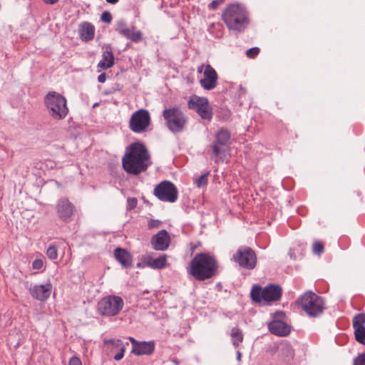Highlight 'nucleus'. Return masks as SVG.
<instances>
[{"instance_id":"1","label":"nucleus","mask_w":365,"mask_h":365,"mask_svg":"<svg viewBox=\"0 0 365 365\" xmlns=\"http://www.w3.org/2000/svg\"><path fill=\"white\" fill-rule=\"evenodd\" d=\"M124 170L130 174L138 175L151 164L150 154L140 143H134L126 148L122 159Z\"/></svg>"},{"instance_id":"2","label":"nucleus","mask_w":365,"mask_h":365,"mask_svg":"<svg viewBox=\"0 0 365 365\" xmlns=\"http://www.w3.org/2000/svg\"><path fill=\"white\" fill-rule=\"evenodd\" d=\"M222 19L230 30L242 31L249 24L248 13L241 4H230L223 11Z\"/></svg>"},{"instance_id":"3","label":"nucleus","mask_w":365,"mask_h":365,"mask_svg":"<svg viewBox=\"0 0 365 365\" xmlns=\"http://www.w3.org/2000/svg\"><path fill=\"white\" fill-rule=\"evenodd\" d=\"M217 268L215 259L206 253L196 255L190 264L189 273L198 280L212 277Z\"/></svg>"},{"instance_id":"4","label":"nucleus","mask_w":365,"mask_h":365,"mask_svg":"<svg viewBox=\"0 0 365 365\" xmlns=\"http://www.w3.org/2000/svg\"><path fill=\"white\" fill-rule=\"evenodd\" d=\"M44 103L48 114L54 120L64 119L68 113L67 101L61 94L51 91L44 98Z\"/></svg>"},{"instance_id":"5","label":"nucleus","mask_w":365,"mask_h":365,"mask_svg":"<svg viewBox=\"0 0 365 365\" xmlns=\"http://www.w3.org/2000/svg\"><path fill=\"white\" fill-rule=\"evenodd\" d=\"M250 295L254 302L262 306H267L280 299L282 289L279 286L274 284L267 285L264 288L259 286H254Z\"/></svg>"},{"instance_id":"6","label":"nucleus","mask_w":365,"mask_h":365,"mask_svg":"<svg viewBox=\"0 0 365 365\" xmlns=\"http://www.w3.org/2000/svg\"><path fill=\"white\" fill-rule=\"evenodd\" d=\"M124 305L121 297L115 295H109L103 297L98 303V311L103 316L112 317L117 315Z\"/></svg>"},{"instance_id":"7","label":"nucleus","mask_w":365,"mask_h":365,"mask_svg":"<svg viewBox=\"0 0 365 365\" xmlns=\"http://www.w3.org/2000/svg\"><path fill=\"white\" fill-rule=\"evenodd\" d=\"M163 117L166 120L168 128L173 133L181 132L187 122L185 114L176 107L165 109Z\"/></svg>"},{"instance_id":"8","label":"nucleus","mask_w":365,"mask_h":365,"mask_svg":"<svg viewBox=\"0 0 365 365\" xmlns=\"http://www.w3.org/2000/svg\"><path fill=\"white\" fill-rule=\"evenodd\" d=\"M300 304L306 313L311 317H317L322 313L324 301L313 292H308L302 296Z\"/></svg>"},{"instance_id":"9","label":"nucleus","mask_w":365,"mask_h":365,"mask_svg":"<svg viewBox=\"0 0 365 365\" xmlns=\"http://www.w3.org/2000/svg\"><path fill=\"white\" fill-rule=\"evenodd\" d=\"M190 109L195 111L201 118L210 120L212 118V107L208 100L205 97L192 96L187 102Z\"/></svg>"},{"instance_id":"10","label":"nucleus","mask_w":365,"mask_h":365,"mask_svg":"<svg viewBox=\"0 0 365 365\" xmlns=\"http://www.w3.org/2000/svg\"><path fill=\"white\" fill-rule=\"evenodd\" d=\"M230 135L225 129L220 130L215 136V141L212 145L213 159L215 162L222 161L226 148L230 143Z\"/></svg>"},{"instance_id":"11","label":"nucleus","mask_w":365,"mask_h":365,"mask_svg":"<svg viewBox=\"0 0 365 365\" xmlns=\"http://www.w3.org/2000/svg\"><path fill=\"white\" fill-rule=\"evenodd\" d=\"M150 124L149 112L145 109L135 111L129 121L130 129L136 133L145 132Z\"/></svg>"},{"instance_id":"12","label":"nucleus","mask_w":365,"mask_h":365,"mask_svg":"<svg viewBox=\"0 0 365 365\" xmlns=\"http://www.w3.org/2000/svg\"><path fill=\"white\" fill-rule=\"evenodd\" d=\"M155 195L160 200L174 202L178 198V190L173 183L163 181L154 189Z\"/></svg>"},{"instance_id":"13","label":"nucleus","mask_w":365,"mask_h":365,"mask_svg":"<svg viewBox=\"0 0 365 365\" xmlns=\"http://www.w3.org/2000/svg\"><path fill=\"white\" fill-rule=\"evenodd\" d=\"M241 267L253 269L256 264V256L254 251L249 247L240 248L233 257Z\"/></svg>"},{"instance_id":"14","label":"nucleus","mask_w":365,"mask_h":365,"mask_svg":"<svg viewBox=\"0 0 365 365\" xmlns=\"http://www.w3.org/2000/svg\"><path fill=\"white\" fill-rule=\"evenodd\" d=\"M198 72L203 73L204 77L200 81L203 88L211 90L215 88L217 81V74L210 65L200 66L198 68Z\"/></svg>"},{"instance_id":"15","label":"nucleus","mask_w":365,"mask_h":365,"mask_svg":"<svg viewBox=\"0 0 365 365\" xmlns=\"http://www.w3.org/2000/svg\"><path fill=\"white\" fill-rule=\"evenodd\" d=\"M128 339L132 345V353L136 356L151 355L155 350L154 341H139L132 336H129Z\"/></svg>"},{"instance_id":"16","label":"nucleus","mask_w":365,"mask_h":365,"mask_svg":"<svg viewBox=\"0 0 365 365\" xmlns=\"http://www.w3.org/2000/svg\"><path fill=\"white\" fill-rule=\"evenodd\" d=\"M74 210L73 205L66 198L60 199L56 204L58 216L65 222H68L71 220Z\"/></svg>"},{"instance_id":"17","label":"nucleus","mask_w":365,"mask_h":365,"mask_svg":"<svg viewBox=\"0 0 365 365\" xmlns=\"http://www.w3.org/2000/svg\"><path fill=\"white\" fill-rule=\"evenodd\" d=\"M170 237L165 230L159 231L150 240L153 248L157 251L166 250L170 245Z\"/></svg>"},{"instance_id":"18","label":"nucleus","mask_w":365,"mask_h":365,"mask_svg":"<svg viewBox=\"0 0 365 365\" xmlns=\"http://www.w3.org/2000/svg\"><path fill=\"white\" fill-rule=\"evenodd\" d=\"M31 295L39 301L46 300L51 295L52 284L48 282L45 284H35L30 288Z\"/></svg>"},{"instance_id":"19","label":"nucleus","mask_w":365,"mask_h":365,"mask_svg":"<svg viewBox=\"0 0 365 365\" xmlns=\"http://www.w3.org/2000/svg\"><path fill=\"white\" fill-rule=\"evenodd\" d=\"M143 264L153 269H162L168 267V257L165 254L160 255L158 257L154 258L148 255L143 258Z\"/></svg>"},{"instance_id":"20","label":"nucleus","mask_w":365,"mask_h":365,"mask_svg":"<svg viewBox=\"0 0 365 365\" xmlns=\"http://www.w3.org/2000/svg\"><path fill=\"white\" fill-rule=\"evenodd\" d=\"M268 327L272 334L281 336H287L291 331L290 327L280 320H273L269 324Z\"/></svg>"},{"instance_id":"21","label":"nucleus","mask_w":365,"mask_h":365,"mask_svg":"<svg viewBox=\"0 0 365 365\" xmlns=\"http://www.w3.org/2000/svg\"><path fill=\"white\" fill-rule=\"evenodd\" d=\"M114 64V56L110 50H106L103 52L102 59L98 63L99 71L106 70L111 68Z\"/></svg>"},{"instance_id":"22","label":"nucleus","mask_w":365,"mask_h":365,"mask_svg":"<svg viewBox=\"0 0 365 365\" xmlns=\"http://www.w3.org/2000/svg\"><path fill=\"white\" fill-rule=\"evenodd\" d=\"M116 259L125 267L131 265V257L130 254L123 249L116 248L114 252Z\"/></svg>"},{"instance_id":"23","label":"nucleus","mask_w":365,"mask_h":365,"mask_svg":"<svg viewBox=\"0 0 365 365\" xmlns=\"http://www.w3.org/2000/svg\"><path fill=\"white\" fill-rule=\"evenodd\" d=\"M95 34V27L88 22L82 24L80 34L81 38L83 41H90L93 38Z\"/></svg>"},{"instance_id":"24","label":"nucleus","mask_w":365,"mask_h":365,"mask_svg":"<svg viewBox=\"0 0 365 365\" xmlns=\"http://www.w3.org/2000/svg\"><path fill=\"white\" fill-rule=\"evenodd\" d=\"M123 32V36L132 41L139 42L142 40V33L140 31H135L133 26L128 27V29Z\"/></svg>"},{"instance_id":"25","label":"nucleus","mask_w":365,"mask_h":365,"mask_svg":"<svg viewBox=\"0 0 365 365\" xmlns=\"http://www.w3.org/2000/svg\"><path fill=\"white\" fill-rule=\"evenodd\" d=\"M365 314L360 313L355 315L353 318V327L354 331L360 332V330L365 331Z\"/></svg>"},{"instance_id":"26","label":"nucleus","mask_w":365,"mask_h":365,"mask_svg":"<svg viewBox=\"0 0 365 365\" xmlns=\"http://www.w3.org/2000/svg\"><path fill=\"white\" fill-rule=\"evenodd\" d=\"M230 336L232 344L235 347H237L240 343L243 341L242 332L237 327H233L231 329Z\"/></svg>"},{"instance_id":"27","label":"nucleus","mask_w":365,"mask_h":365,"mask_svg":"<svg viewBox=\"0 0 365 365\" xmlns=\"http://www.w3.org/2000/svg\"><path fill=\"white\" fill-rule=\"evenodd\" d=\"M118 343L120 344L121 346H125L122 340L118 339H106L104 341V344L107 345L108 349L110 352L120 351V346H118Z\"/></svg>"},{"instance_id":"28","label":"nucleus","mask_w":365,"mask_h":365,"mask_svg":"<svg viewBox=\"0 0 365 365\" xmlns=\"http://www.w3.org/2000/svg\"><path fill=\"white\" fill-rule=\"evenodd\" d=\"M46 255L49 259H51L52 260L57 259V257H58L57 247L53 245H49L46 250Z\"/></svg>"},{"instance_id":"29","label":"nucleus","mask_w":365,"mask_h":365,"mask_svg":"<svg viewBox=\"0 0 365 365\" xmlns=\"http://www.w3.org/2000/svg\"><path fill=\"white\" fill-rule=\"evenodd\" d=\"M128 29L126 23L123 20H119L116 24V31L121 35L123 34V31Z\"/></svg>"},{"instance_id":"30","label":"nucleus","mask_w":365,"mask_h":365,"mask_svg":"<svg viewBox=\"0 0 365 365\" xmlns=\"http://www.w3.org/2000/svg\"><path fill=\"white\" fill-rule=\"evenodd\" d=\"M207 183V174L202 175L196 181L195 184L198 187H204Z\"/></svg>"},{"instance_id":"31","label":"nucleus","mask_w":365,"mask_h":365,"mask_svg":"<svg viewBox=\"0 0 365 365\" xmlns=\"http://www.w3.org/2000/svg\"><path fill=\"white\" fill-rule=\"evenodd\" d=\"M312 250L314 254L320 255L324 252L323 245L319 242L313 244Z\"/></svg>"},{"instance_id":"32","label":"nucleus","mask_w":365,"mask_h":365,"mask_svg":"<svg viewBox=\"0 0 365 365\" xmlns=\"http://www.w3.org/2000/svg\"><path fill=\"white\" fill-rule=\"evenodd\" d=\"M259 52V48L258 47L251 48L246 51V54L249 58H255L258 55Z\"/></svg>"},{"instance_id":"33","label":"nucleus","mask_w":365,"mask_h":365,"mask_svg":"<svg viewBox=\"0 0 365 365\" xmlns=\"http://www.w3.org/2000/svg\"><path fill=\"white\" fill-rule=\"evenodd\" d=\"M225 2V0H213L209 5L208 8L210 10H216L220 5Z\"/></svg>"},{"instance_id":"34","label":"nucleus","mask_w":365,"mask_h":365,"mask_svg":"<svg viewBox=\"0 0 365 365\" xmlns=\"http://www.w3.org/2000/svg\"><path fill=\"white\" fill-rule=\"evenodd\" d=\"M120 346V351H118V353L114 355L113 358L116 361H119L123 359L124 356V353L125 351V346H121L120 344L118 343V346Z\"/></svg>"},{"instance_id":"35","label":"nucleus","mask_w":365,"mask_h":365,"mask_svg":"<svg viewBox=\"0 0 365 365\" xmlns=\"http://www.w3.org/2000/svg\"><path fill=\"white\" fill-rule=\"evenodd\" d=\"M101 19L102 21L109 24L112 21V16L108 11H104L101 14Z\"/></svg>"},{"instance_id":"36","label":"nucleus","mask_w":365,"mask_h":365,"mask_svg":"<svg viewBox=\"0 0 365 365\" xmlns=\"http://www.w3.org/2000/svg\"><path fill=\"white\" fill-rule=\"evenodd\" d=\"M137 200L135 197H129L127 200V207L129 210L135 208L137 205Z\"/></svg>"},{"instance_id":"37","label":"nucleus","mask_w":365,"mask_h":365,"mask_svg":"<svg viewBox=\"0 0 365 365\" xmlns=\"http://www.w3.org/2000/svg\"><path fill=\"white\" fill-rule=\"evenodd\" d=\"M43 266V261L42 259H36L32 263V267L34 269H40Z\"/></svg>"},{"instance_id":"38","label":"nucleus","mask_w":365,"mask_h":365,"mask_svg":"<svg viewBox=\"0 0 365 365\" xmlns=\"http://www.w3.org/2000/svg\"><path fill=\"white\" fill-rule=\"evenodd\" d=\"M354 365H365V354H361L355 359Z\"/></svg>"},{"instance_id":"39","label":"nucleus","mask_w":365,"mask_h":365,"mask_svg":"<svg viewBox=\"0 0 365 365\" xmlns=\"http://www.w3.org/2000/svg\"><path fill=\"white\" fill-rule=\"evenodd\" d=\"M160 222L157 220H150L148 222V227L150 229L158 227L160 226Z\"/></svg>"},{"instance_id":"40","label":"nucleus","mask_w":365,"mask_h":365,"mask_svg":"<svg viewBox=\"0 0 365 365\" xmlns=\"http://www.w3.org/2000/svg\"><path fill=\"white\" fill-rule=\"evenodd\" d=\"M69 365H82V363L79 358L73 356L69 361Z\"/></svg>"},{"instance_id":"41","label":"nucleus","mask_w":365,"mask_h":365,"mask_svg":"<svg viewBox=\"0 0 365 365\" xmlns=\"http://www.w3.org/2000/svg\"><path fill=\"white\" fill-rule=\"evenodd\" d=\"M106 80V73H101L98 76V81L100 83H104Z\"/></svg>"},{"instance_id":"42","label":"nucleus","mask_w":365,"mask_h":365,"mask_svg":"<svg viewBox=\"0 0 365 365\" xmlns=\"http://www.w3.org/2000/svg\"><path fill=\"white\" fill-rule=\"evenodd\" d=\"M46 4H53L56 3L58 0H43Z\"/></svg>"},{"instance_id":"43","label":"nucleus","mask_w":365,"mask_h":365,"mask_svg":"<svg viewBox=\"0 0 365 365\" xmlns=\"http://www.w3.org/2000/svg\"><path fill=\"white\" fill-rule=\"evenodd\" d=\"M241 357H242V354L240 351H237V361H240L241 360Z\"/></svg>"},{"instance_id":"44","label":"nucleus","mask_w":365,"mask_h":365,"mask_svg":"<svg viewBox=\"0 0 365 365\" xmlns=\"http://www.w3.org/2000/svg\"><path fill=\"white\" fill-rule=\"evenodd\" d=\"M106 1L109 4H115L118 1V0H106Z\"/></svg>"},{"instance_id":"45","label":"nucleus","mask_w":365,"mask_h":365,"mask_svg":"<svg viewBox=\"0 0 365 365\" xmlns=\"http://www.w3.org/2000/svg\"><path fill=\"white\" fill-rule=\"evenodd\" d=\"M214 26H215V24H212V26L209 28V31H210V32L212 31H211V28H212V27H214Z\"/></svg>"},{"instance_id":"46","label":"nucleus","mask_w":365,"mask_h":365,"mask_svg":"<svg viewBox=\"0 0 365 365\" xmlns=\"http://www.w3.org/2000/svg\"><path fill=\"white\" fill-rule=\"evenodd\" d=\"M222 36V34H217V36Z\"/></svg>"}]
</instances>
